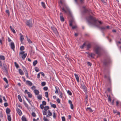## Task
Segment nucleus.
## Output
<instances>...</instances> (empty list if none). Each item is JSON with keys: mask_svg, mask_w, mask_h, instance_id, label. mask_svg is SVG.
Wrapping results in <instances>:
<instances>
[{"mask_svg": "<svg viewBox=\"0 0 121 121\" xmlns=\"http://www.w3.org/2000/svg\"><path fill=\"white\" fill-rule=\"evenodd\" d=\"M101 49V48L99 46L96 47L94 48V50L96 53L99 56H100L101 55V53L100 52Z\"/></svg>", "mask_w": 121, "mask_h": 121, "instance_id": "f03ea898", "label": "nucleus"}, {"mask_svg": "<svg viewBox=\"0 0 121 121\" xmlns=\"http://www.w3.org/2000/svg\"><path fill=\"white\" fill-rule=\"evenodd\" d=\"M40 73L41 74L43 77H44V76L45 74L43 73V72H40Z\"/></svg>", "mask_w": 121, "mask_h": 121, "instance_id": "0e129e2a", "label": "nucleus"}, {"mask_svg": "<svg viewBox=\"0 0 121 121\" xmlns=\"http://www.w3.org/2000/svg\"><path fill=\"white\" fill-rule=\"evenodd\" d=\"M91 46L90 44H88L87 45V49H89L91 47Z\"/></svg>", "mask_w": 121, "mask_h": 121, "instance_id": "58836bf2", "label": "nucleus"}, {"mask_svg": "<svg viewBox=\"0 0 121 121\" xmlns=\"http://www.w3.org/2000/svg\"><path fill=\"white\" fill-rule=\"evenodd\" d=\"M88 110H89V111L91 112H92L93 111L90 108L87 107V108H86V111H88Z\"/></svg>", "mask_w": 121, "mask_h": 121, "instance_id": "412c9836", "label": "nucleus"}, {"mask_svg": "<svg viewBox=\"0 0 121 121\" xmlns=\"http://www.w3.org/2000/svg\"><path fill=\"white\" fill-rule=\"evenodd\" d=\"M86 19L89 24L98 27L102 31L103 33V31L105 30L106 29H109V26H108L100 27V26L103 23V22L96 19L93 16H90L87 17Z\"/></svg>", "mask_w": 121, "mask_h": 121, "instance_id": "f257e3e1", "label": "nucleus"}, {"mask_svg": "<svg viewBox=\"0 0 121 121\" xmlns=\"http://www.w3.org/2000/svg\"><path fill=\"white\" fill-rule=\"evenodd\" d=\"M67 92L68 94H69V95H72V93L69 90H68L67 91Z\"/></svg>", "mask_w": 121, "mask_h": 121, "instance_id": "de8ad7c7", "label": "nucleus"}, {"mask_svg": "<svg viewBox=\"0 0 121 121\" xmlns=\"http://www.w3.org/2000/svg\"><path fill=\"white\" fill-rule=\"evenodd\" d=\"M10 46L11 48L13 49V51H14L15 48V45L14 43L13 42H12L10 44Z\"/></svg>", "mask_w": 121, "mask_h": 121, "instance_id": "1a4fd4ad", "label": "nucleus"}, {"mask_svg": "<svg viewBox=\"0 0 121 121\" xmlns=\"http://www.w3.org/2000/svg\"><path fill=\"white\" fill-rule=\"evenodd\" d=\"M86 45V43H84L83 45L80 47V48L81 49H83L84 48V46Z\"/></svg>", "mask_w": 121, "mask_h": 121, "instance_id": "8fccbe9b", "label": "nucleus"}, {"mask_svg": "<svg viewBox=\"0 0 121 121\" xmlns=\"http://www.w3.org/2000/svg\"><path fill=\"white\" fill-rule=\"evenodd\" d=\"M90 12V10L87 9H85L83 10V12L85 13H89Z\"/></svg>", "mask_w": 121, "mask_h": 121, "instance_id": "2eb2a0df", "label": "nucleus"}, {"mask_svg": "<svg viewBox=\"0 0 121 121\" xmlns=\"http://www.w3.org/2000/svg\"><path fill=\"white\" fill-rule=\"evenodd\" d=\"M19 73L21 75L24 74V73L23 72L21 69H19Z\"/></svg>", "mask_w": 121, "mask_h": 121, "instance_id": "aec40b11", "label": "nucleus"}, {"mask_svg": "<svg viewBox=\"0 0 121 121\" xmlns=\"http://www.w3.org/2000/svg\"><path fill=\"white\" fill-rule=\"evenodd\" d=\"M74 75L77 82H79V80L78 76L77 74L75 73L74 74Z\"/></svg>", "mask_w": 121, "mask_h": 121, "instance_id": "ddd939ff", "label": "nucleus"}, {"mask_svg": "<svg viewBox=\"0 0 121 121\" xmlns=\"http://www.w3.org/2000/svg\"><path fill=\"white\" fill-rule=\"evenodd\" d=\"M43 120L44 121H49L48 119L45 117H43Z\"/></svg>", "mask_w": 121, "mask_h": 121, "instance_id": "a18cd8bd", "label": "nucleus"}, {"mask_svg": "<svg viewBox=\"0 0 121 121\" xmlns=\"http://www.w3.org/2000/svg\"><path fill=\"white\" fill-rule=\"evenodd\" d=\"M11 30L14 33H15L16 32L15 31V30H14V28H13L12 29H11Z\"/></svg>", "mask_w": 121, "mask_h": 121, "instance_id": "13d9d810", "label": "nucleus"}, {"mask_svg": "<svg viewBox=\"0 0 121 121\" xmlns=\"http://www.w3.org/2000/svg\"><path fill=\"white\" fill-rule=\"evenodd\" d=\"M3 114H2V112L0 111V117L1 118L2 117H3Z\"/></svg>", "mask_w": 121, "mask_h": 121, "instance_id": "79ce46f5", "label": "nucleus"}, {"mask_svg": "<svg viewBox=\"0 0 121 121\" xmlns=\"http://www.w3.org/2000/svg\"><path fill=\"white\" fill-rule=\"evenodd\" d=\"M16 110L19 115L21 116L22 114L21 111L18 108H16Z\"/></svg>", "mask_w": 121, "mask_h": 121, "instance_id": "6e6552de", "label": "nucleus"}, {"mask_svg": "<svg viewBox=\"0 0 121 121\" xmlns=\"http://www.w3.org/2000/svg\"><path fill=\"white\" fill-rule=\"evenodd\" d=\"M32 21L33 19L31 18L29 20H27L26 22V25L29 27H32L33 25Z\"/></svg>", "mask_w": 121, "mask_h": 121, "instance_id": "7ed1b4c3", "label": "nucleus"}, {"mask_svg": "<svg viewBox=\"0 0 121 121\" xmlns=\"http://www.w3.org/2000/svg\"><path fill=\"white\" fill-rule=\"evenodd\" d=\"M41 5L43 7L44 9L46 8V6L44 3L43 2H41Z\"/></svg>", "mask_w": 121, "mask_h": 121, "instance_id": "c85d7f7f", "label": "nucleus"}, {"mask_svg": "<svg viewBox=\"0 0 121 121\" xmlns=\"http://www.w3.org/2000/svg\"><path fill=\"white\" fill-rule=\"evenodd\" d=\"M60 21L62 22L65 21V19L63 16V14L62 13H60Z\"/></svg>", "mask_w": 121, "mask_h": 121, "instance_id": "0eeeda50", "label": "nucleus"}, {"mask_svg": "<svg viewBox=\"0 0 121 121\" xmlns=\"http://www.w3.org/2000/svg\"><path fill=\"white\" fill-rule=\"evenodd\" d=\"M22 121H27L25 117L23 116L22 117Z\"/></svg>", "mask_w": 121, "mask_h": 121, "instance_id": "b1692460", "label": "nucleus"}, {"mask_svg": "<svg viewBox=\"0 0 121 121\" xmlns=\"http://www.w3.org/2000/svg\"><path fill=\"white\" fill-rule=\"evenodd\" d=\"M7 119L9 121H11V118L10 116V114L7 115Z\"/></svg>", "mask_w": 121, "mask_h": 121, "instance_id": "f3484780", "label": "nucleus"}, {"mask_svg": "<svg viewBox=\"0 0 121 121\" xmlns=\"http://www.w3.org/2000/svg\"><path fill=\"white\" fill-rule=\"evenodd\" d=\"M51 28L52 30L55 34H58V32L56 28L54 26H52Z\"/></svg>", "mask_w": 121, "mask_h": 121, "instance_id": "423d86ee", "label": "nucleus"}, {"mask_svg": "<svg viewBox=\"0 0 121 121\" xmlns=\"http://www.w3.org/2000/svg\"><path fill=\"white\" fill-rule=\"evenodd\" d=\"M25 52L24 51L21 52H20L19 55L20 56H21V55L24 54Z\"/></svg>", "mask_w": 121, "mask_h": 121, "instance_id": "f704fd0d", "label": "nucleus"}, {"mask_svg": "<svg viewBox=\"0 0 121 121\" xmlns=\"http://www.w3.org/2000/svg\"><path fill=\"white\" fill-rule=\"evenodd\" d=\"M14 65L17 68H18L19 67V66L17 64V63L16 62H14Z\"/></svg>", "mask_w": 121, "mask_h": 121, "instance_id": "473e14b6", "label": "nucleus"}, {"mask_svg": "<svg viewBox=\"0 0 121 121\" xmlns=\"http://www.w3.org/2000/svg\"><path fill=\"white\" fill-rule=\"evenodd\" d=\"M62 121H65V117H62Z\"/></svg>", "mask_w": 121, "mask_h": 121, "instance_id": "e2e57ef3", "label": "nucleus"}, {"mask_svg": "<svg viewBox=\"0 0 121 121\" xmlns=\"http://www.w3.org/2000/svg\"><path fill=\"white\" fill-rule=\"evenodd\" d=\"M45 96L47 98H48V93L47 92H46L45 93Z\"/></svg>", "mask_w": 121, "mask_h": 121, "instance_id": "72a5a7b5", "label": "nucleus"}, {"mask_svg": "<svg viewBox=\"0 0 121 121\" xmlns=\"http://www.w3.org/2000/svg\"><path fill=\"white\" fill-rule=\"evenodd\" d=\"M73 21V19H70L69 21V25L70 26H72V23Z\"/></svg>", "mask_w": 121, "mask_h": 121, "instance_id": "dca6fc26", "label": "nucleus"}, {"mask_svg": "<svg viewBox=\"0 0 121 121\" xmlns=\"http://www.w3.org/2000/svg\"><path fill=\"white\" fill-rule=\"evenodd\" d=\"M4 105L5 107H7L8 106V104L7 103H4Z\"/></svg>", "mask_w": 121, "mask_h": 121, "instance_id": "680f3d73", "label": "nucleus"}, {"mask_svg": "<svg viewBox=\"0 0 121 121\" xmlns=\"http://www.w3.org/2000/svg\"><path fill=\"white\" fill-rule=\"evenodd\" d=\"M43 113L44 115H46L47 114V111H43Z\"/></svg>", "mask_w": 121, "mask_h": 121, "instance_id": "864d4df0", "label": "nucleus"}, {"mask_svg": "<svg viewBox=\"0 0 121 121\" xmlns=\"http://www.w3.org/2000/svg\"><path fill=\"white\" fill-rule=\"evenodd\" d=\"M3 80H4V81L6 83H8V81L7 80V78H3Z\"/></svg>", "mask_w": 121, "mask_h": 121, "instance_id": "ea45409f", "label": "nucleus"}, {"mask_svg": "<svg viewBox=\"0 0 121 121\" xmlns=\"http://www.w3.org/2000/svg\"><path fill=\"white\" fill-rule=\"evenodd\" d=\"M20 40L22 42L23 40L24 39V37L23 35L21 33L20 34Z\"/></svg>", "mask_w": 121, "mask_h": 121, "instance_id": "9b49d317", "label": "nucleus"}, {"mask_svg": "<svg viewBox=\"0 0 121 121\" xmlns=\"http://www.w3.org/2000/svg\"><path fill=\"white\" fill-rule=\"evenodd\" d=\"M24 47L23 46H21L20 48V50L21 51H23L24 50Z\"/></svg>", "mask_w": 121, "mask_h": 121, "instance_id": "c9c22d12", "label": "nucleus"}, {"mask_svg": "<svg viewBox=\"0 0 121 121\" xmlns=\"http://www.w3.org/2000/svg\"><path fill=\"white\" fill-rule=\"evenodd\" d=\"M38 63L37 60L34 61L33 63V65L34 66H35Z\"/></svg>", "mask_w": 121, "mask_h": 121, "instance_id": "cd10ccee", "label": "nucleus"}, {"mask_svg": "<svg viewBox=\"0 0 121 121\" xmlns=\"http://www.w3.org/2000/svg\"><path fill=\"white\" fill-rule=\"evenodd\" d=\"M27 55L26 53L24 55H23L21 56V57L22 58L23 60H24L26 57Z\"/></svg>", "mask_w": 121, "mask_h": 121, "instance_id": "4468645a", "label": "nucleus"}, {"mask_svg": "<svg viewBox=\"0 0 121 121\" xmlns=\"http://www.w3.org/2000/svg\"><path fill=\"white\" fill-rule=\"evenodd\" d=\"M26 76L27 78H29V77L28 76V72L26 70Z\"/></svg>", "mask_w": 121, "mask_h": 121, "instance_id": "c03bdc74", "label": "nucleus"}, {"mask_svg": "<svg viewBox=\"0 0 121 121\" xmlns=\"http://www.w3.org/2000/svg\"><path fill=\"white\" fill-rule=\"evenodd\" d=\"M108 100L109 101L111 102V98L110 95H109L108 97Z\"/></svg>", "mask_w": 121, "mask_h": 121, "instance_id": "09e8293b", "label": "nucleus"}, {"mask_svg": "<svg viewBox=\"0 0 121 121\" xmlns=\"http://www.w3.org/2000/svg\"><path fill=\"white\" fill-rule=\"evenodd\" d=\"M46 83L45 82H43L41 83V85L42 86H43L46 85Z\"/></svg>", "mask_w": 121, "mask_h": 121, "instance_id": "37998d69", "label": "nucleus"}, {"mask_svg": "<svg viewBox=\"0 0 121 121\" xmlns=\"http://www.w3.org/2000/svg\"><path fill=\"white\" fill-rule=\"evenodd\" d=\"M43 105H43L42 104H41L40 105V108L42 109H43L44 108Z\"/></svg>", "mask_w": 121, "mask_h": 121, "instance_id": "4d7b16f0", "label": "nucleus"}, {"mask_svg": "<svg viewBox=\"0 0 121 121\" xmlns=\"http://www.w3.org/2000/svg\"><path fill=\"white\" fill-rule=\"evenodd\" d=\"M23 103L26 107L27 108H28V104L26 103V102L24 101Z\"/></svg>", "mask_w": 121, "mask_h": 121, "instance_id": "c756f323", "label": "nucleus"}, {"mask_svg": "<svg viewBox=\"0 0 121 121\" xmlns=\"http://www.w3.org/2000/svg\"><path fill=\"white\" fill-rule=\"evenodd\" d=\"M49 108V107L48 106H46L44 108V110L47 111Z\"/></svg>", "mask_w": 121, "mask_h": 121, "instance_id": "bb28decb", "label": "nucleus"}, {"mask_svg": "<svg viewBox=\"0 0 121 121\" xmlns=\"http://www.w3.org/2000/svg\"><path fill=\"white\" fill-rule=\"evenodd\" d=\"M32 115L33 117H35L36 116V114L34 112H32Z\"/></svg>", "mask_w": 121, "mask_h": 121, "instance_id": "603ef678", "label": "nucleus"}, {"mask_svg": "<svg viewBox=\"0 0 121 121\" xmlns=\"http://www.w3.org/2000/svg\"><path fill=\"white\" fill-rule=\"evenodd\" d=\"M88 96L87 95H86V96L85 97V101H84V102H86V104L88 102Z\"/></svg>", "mask_w": 121, "mask_h": 121, "instance_id": "a878e982", "label": "nucleus"}, {"mask_svg": "<svg viewBox=\"0 0 121 121\" xmlns=\"http://www.w3.org/2000/svg\"><path fill=\"white\" fill-rule=\"evenodd\" d=\"M55 88L56 89V91H55V93L56 94L57 93H58V90L57 89V88L56 87H55Z\"/></svg>", "mask_w": 121, "mask_h": 121, "instance_id": "774afa93", "label": "nucleus"}, {"mask_svg": "<svg viewBox=\"0 0 121 121\" xmlns=\"http://www.w3.org/2000/svg\"><path fill=\"white\" fill-rule=\"evenodd\" d=\"M37 97L38 99H39V100H41L42 98V95H39L37 96Z\"/></svg>", "mask_w": 121, "mask_h": 121, "instance_id": "4be33fe9", "label": "nucleus"}, {"mask_svg": "<svg viewBox=\"0 0 121 121\" xmlns=\"http://www.w3.org/2000/svg\"><path fill=\"white\" fill-rule=\"evenodd\" d=\"M70 107L72 109H73V106L72 104H70Z\"/></svg>", "mask_w": 121, "mask_h": 121, "instance_id": "bf43d9fd", "label": "nucleus"}, {"mask_svg": "<svg viewBox=\"0 0 121 121\" xmlns=\"http://www.w3.org/2000/svg\"><path fill=\"white\" fill-rule=\"evenodd\" d=\"M88 54V57L89 58H94V56H95V54L93 53H87Z\"/></svg>", "mask_w": 121, "mask_h": 121, "instance_id": "39448f33", "label": "nucleus"}, {"mask_svg": "<svg viewBox=\"0 0 121 121\" xmlns=\"http://www.w3.org/2000/svg\"><path fill=\"white\" fill-rule=\"evenodd\" d=\"M35 71L36 72H38L39 71V69L37 67H35Z\"/></svg>", "mask_w": 121, "mask_h": 121, "instance_id": "e433bc0d", "label": "nucleus"}, {"mask_svg": "<svg viewBox=\"0 0 121 121\" xmlns=\"http://www.w3.org/2000/svg\"><path fill=\"white\" fill-rule=\"evenodd\" d=\"M60 97L61 98H63V94L61 92H60Z\"/></svg>", "mask_w": 121, "mask_h": 121, "instance_id": "338daca9", "label": "nucleus"}, {"mask_svg": "<svg viewBox=\"0 0 121 121\" xmlns=\"http://www.w3.org/2000/svg\"><path fill=\"white\" fill-rule=\"evenodd\" d=\"M51 107L54 108H55L56 107V106L55 104H53L51 105Z\"/></svg>", "mask_w": 121, "mask_h": 121, "instance_id": "49530a36", "label": "nucleus"}, {"mask_svg": "<svg viewBox=\"0 0 121 121\" xmlns=\"http://www.w3.org/2000/svg\"><path fill=\"white\" fill-rule=\"evenodd\" d=\"M10 109L8 108L6 109V112L7 115H9L10 114Z\"/></svg>", "mask_w": 121, "mask_h": 121, "instance_id": "f8f14e48", "label": "nucleus"}, {"mask_svg": "<svg viewBox=\"0 0 121 121\" xmlns=\"http://www.w3.org/2000/svg\"><path fill=\"white\" fill-rule=\"evenodd\" d=\"M42 104L43 105H46V102L45 101H43L42 102Z\"/></svg>", "mask_w": 121, "mask_h": 121, "instance_id": "5fc2aeb1", "label": "nucleus"}, {"mask_svg": "<svg viewBox=\"0 0 121 121\" xmlns=\"http://www.w3.org/2000/svg\"><path fill=\"white\" fill-rule=\"evenodd\" d=\"M27 94L29 97L31 98L32 97V95L30 92H27Z\"/></svg>", "mask_w": 121, "mask_h": 121, "instance_id": "393cba45", "label": "nucleus"}, {"mask_svg": "<svg viewBox=\"0 0 121 121\" xmlns=\"http://www.w3.org/2000/svg\"><path fill=\"white\" fill-rule=\"evenodd\" d=\"M119 104V105L121 104H120L119 103V101H117L116 102V105L117 106H118V104Z\"/></svg>", "mask_w": 121, "mask_h": 121, "instance_id": "052dcab7", "label": "nucleus"}, {"mask_svg": "<svg viewBox=\"0 0 121 121\" xmlns=\"http://www.w3.org/2000/svg\"><path fill=\"white\" fill-rule=\"evenodd\" d=\"M27 40L29 43L30 44L31 43H32V42L30 39H27Z\"/></svg>", "mask_w": 121, "mask_h": 121, "instance_id": "6e6d98bb", "label": "nucleus"}, {"mask_svg": "<svg viewBox=\"0 0 121 121\" xmlns=\"http://www.w3.org/2000/svg\"><path fill=\"white\" fill-rule=\"evenodd\" d=\"M26 84L30 86H31L32 85V83L29 81L27 80L26 81Z\"/></svg>", "mask_w": 121, "mask_h": 121, "instance_id": "9d476101", "label": "nucleus"}, {"mask_svg": "<svg viewBox=\"0 0 121 121\" xmlns=\"http://www.w3.org/2000/svg\"><path fill=\"white\" fill-rule=\"evenodd\" d=\"M56 101L58 103H60V100L59 98L57 99Z\"/></svg>", "mask_w": 121, "mask_h": 121, "instance_id": "69168bd1", "label": "nucleus"}, {"mask_svg": "<svg viewBox=\"0 0 121 121\" xmlns=\"http://www.w3.org/2000/svg\"><path fill=\"white\" fill-rule=\"evenodd\" d=\"M53 118L55 119L56 117V113H55V112L54 111V112H53Z\"/></svg>", "mask_w": 121, "mask_h": 121, "instance_id": "7c9ffc66", "label": "nucleus"}, {"mask_svg": "<svg viewBox=\"0 0 121 121\" xmlns=\"http://www.w3.org/2000/svg\"><path fill=\"white\" fill-rule=\"evenodd\" d=\"M83 88L84 89V91L85 92H87V90L86 88V87L84 85L83 86Z\"/></svg>", "mask_w": 121, "mask_h": 121, "instance_id": "4c0bfd02", "label": "nucleus"}, {"mask_svg": "<svg viewBox=\"0 0 121 121\" xmlns=\"http://www.w3.org/2000/svg\"><path fill=\"white\" fill-rule=\"evenodd\" d=\"M111 61V60L109 58H107L104 60L103 62V65L105 66H107Z\"/></svg>", "mask_w": 121, "mask_h": 121, "instance_id": "20e7f679", "label": "nucleus"}, {"mask_svg": "<svg viewBox=\"0 0 121 121\" xmlns=\"http://www.w3.org/2000/svg\"><path fill=\"white\" fill-rule=\"evenodd\" d=\"M34 92L36 95H37L39 94V91L37 90H35L34 91Z\"/></svg>", "mask_w": 121, "mask_h": 121, "instance_id": "6ab92c4d", "label": "nucleus"}, {"mask_svg": "<svg viewBox=\"0 0 121 121\" xmlns=\"http://www.w3.org/2000/svg\"><path fill=\"white\" fill-rule=\"evenodd\" d=\"M43 89L45 91H47L48 89V87L47 86H45L43 88Z\"/></svg>", "mask_w": 121, "mask_h": 121, "instance_id": "3c124183", "label": "nucleus"}, {"mask_svg": "<svg viewBox=\"0 0 121 121\" xmlns=\"http://www.w3.org/2000/svg\"><path fill=\"white\" fill-rule=\"evenodd\" d=\"M0 58L3 60H4L5 59L4 56L2 55L0 56Z\"/></svg>", "mask_w": 121, "mask_h": 121, "instance_id": "2f4dec72", "label": "nucleus"}, {"mask_svg": "<svg viewBox=\"0 0 121 121\" xmlns=\"http://www.w3.org/2000/svg\"><path fill=\"white\" fill-rule=\"evenodd\" d=\"M48 115L49 116H52V113L50 111V110H48Z\"/></svg>", "mask_w": 121, "mask_h": 121, "instance_id": "5701e85b", "label": "nucleus"}, {"mask_svg": "<svg viewBox=\"0 0 121 121\" xmlns=\"http://www.w3.org/2000/svg\"><path fill=\"white\" fill-rule=\"evenodd\" d=\"M17 97L19 101L20 102H22V100L20 96L18 95L17 96Z\"/></svg>", "mask_w": 121, "mask_h": 121, "instance_id": "a211bd4d", "label": "nucleus"}, {"mask_svg": "<svg viewBox=\"0 0 121 121\" xmlns=\"http://www.w3.org/2000/svg\"><path fill=\"white\" fill-rule=\"evenodd\" d=\"M6 12L8 14V16H9L10 15V13L9 10H6Z\"/></svg>", "mask_w": 121, "mask_h": 121, "instance_id": "a19ab883", "label": "nucleus"}]
</instances>
